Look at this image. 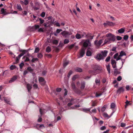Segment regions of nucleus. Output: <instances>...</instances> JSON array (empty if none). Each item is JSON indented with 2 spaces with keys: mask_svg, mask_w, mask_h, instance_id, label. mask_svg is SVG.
<instances>
[{
  "mask_svg": "<svg viewBox=\"0 0 133 133\" xmlns=\"http://www.w3.org/2000/svg\"><path fill=\"white\" fill-rule=\"evenodd\" d=\"M47 71L46 70H44L42 72V74L43 75H45L46 74Z\"/></svg>",
  "mask_w": 133,
  "mask_h": 133,
  "instance_id": "64",
  "label": "nucleus"
},
{
  "mask_svg": "<svg viewBox=\"0 0 133 133\" xmlns=\"http://www.w3.org/2000/svg\"><path fill=\"white\" fill-rule=\"evenodd\" d=\"M1 11L2 12L1 14H3L4 15H5L7 14V12L3 8H2L1 9Z\"/></svg>",
  "mask_w": 133,
  "mask_h": 133,
  "instance_id": "19",
  "label": "nucleus"
},
{
  "mask_svg": "<svg viewBox=\"0 0 133 133\" xmlns=\"http://www.w3.org/2000/svg\"><path fill=\"white\" fill-rule=\"evenodd\" d=\"M58 43V41L57 40H54L53 41V43L54 44L57 45Z\"/></svg>",
  "mask_w": 133,
  "mask_h": 133,
  "instance_id": "32",
  "label": "nucleus"
},
{
  "mask_svg": "<svg viewBox=\"0 0 133 133\" xmlns=\"http://www.w3.org/2000/svg\"><path fill=\"white\" fill-rule=\"evenodd\" d=\"M102 94L99 92H96V97H99L102 95Z\"/></svg>",
  "mask_w": 133,
  "mask_h": 133,
  "instance_id": "52",
  "label": "nucleus"
},
{
  "mask_svg": "<svg viewBox=\"0 0 133 133\" xmlns=\"http://www.w3.org/2000/svg\"><path fill=\"white\" fill-rule=\"evenodd\" d=\"M129 37V36L127 35H125L124 36L123 39L124 40H127Z\"/></svg>",
  "mask_w": 133,
  "mask_h": 133,
  "instance_id": "35",
  "label": "nucleus"
},
{
  "mask_svg": "<svg viewBox=\"0 0 133 133\" xmlns=\"http://www.w3.org/2000/svg\"><path fill=\"white\" fill-rule=\"evenodd\" d=\"M114 73L115 74L117 75L119 74L120 73V72L118 71L117 69H115L114 70Z\"/></svg>",
  "mask_w": 133,
  "mask_h": 133,
  "instance_id": "26",
  "label": "nucleus"
},
{
  "mask_svg": "<svg viewBox=\"0 0 133 133\" xmlns=\"http://www.w3.org/2000/svg\"><path fill=\"white\" fill-rule=\"evenodd\" d=\"M86 36L87 38L92 39H93L94 36H91V34H88L86 35Z\"/></svg>",
  "mask_w": 133,
  "mask_h": 133,
  "instance_id": "20",
  "label": "nucleus"
},
{
  "mask_svg": "<svg viewBox=\"0 0 133 133\" xmlns=\"http://www.w3.org/2000/svg\"><path fill=\"white\" fill-rule=\"evenodd\" d=\"M26 87L28 92H30L32 88V85L28 84H27Z\"/></svg>",
  "mask_w": 133,
  "mask_h": 133,
  "instance_id": "14",
  "label": "nucleus"
},
{
  "mask_svg": "<svg viewBox=\"0 0 133 133\" xmlns=\"http://www.w3.org/2000/svg\"><path fill=\"white\" fill-rule=\"evenodd\" d=\"M74 103V102H69L67 104V106L68 107L72 105Z\"/></svg>",
  "mask_w": 133,
  "mask_h": 133,
  "instance_id": "50",
  "label": "nucleus"
},
{
  "mask_svg": "<svg viewBox=\"0 0 133 133\" xmlns=\"http://www.w3.org/2000/svg\"><path fill=\"white\" fill-rule=\"evenodd\" d=\"M85 82L84 81H82L81 83V85L80 87V89L81 90H83L85 86Z\"/></svg>",
  "mask_w": 133,
  "mask_h": 133,
  "instance_id": "9",
  "label": "nucleus"
},
{
  "mask_svg": "<svg viewBox=\"0 0 133 133\" xmlns=\"http://www.w3.org/2000/svg\"><path fill=\"white\" fill-rule=\"evenodd\" d=\"M94 70H90L89 71V73H91L93 75H95V72L97 70H99V66L97 65H95L93 68Z\"/></svg>",
  "mask_w": 133,
  "mask_h": 133,
  "instance_id": "3",
  "label": "nucleus"
},
{
  "mask_svg": "<svg viewBox=\"0 0 133 133\" xmlns=\"http://www.w3.org/2000/svg\"><path fill=\"white\" fill-rule=\"evenodd\" d=\"M91 52L89 50H88L86 53V55L88 56H90L91 55Z\"/></svg>",
  "mask_w": 133,
  "mask_h": 133,
  "instance_id": "30",
  "label": "nucleus"
},
{
  "mask_svg": "<svg viewBox=\"0 0 133 133\" xmlns=\"http://www.w3.org/2000/svg\"><path fill=\"white\" fill-rule=\"evenodd\" d=\"M37 20V21H39V20L40 21V25H41V24L43 23L44 21L43 19H42L41 18H39L38 17V18Z\"/></svg>",
  "mask_w": 133,
  "mask_h": 133,
  "instance_id": "18",
  "label": "nucleus"
},
{
  "mask_svg": "<svg viewBox=\"0 0 133 133\" xmlns=\"http://www.w3.org/2000/svg\"><path fill=\"white\" fill-rule=\"evenodd\" d=\"M111 57L110 56H108L106 58L105 61L106 62H109L110 59Z\"/></svg>",
  "mask_w": 133,
  "mask_h": 133,
  "instance_id": "36",
  "label": "nucleus"
},
{
  "mask_svg": "<svg viewBox=\"0 0 133 133\" xmlns=\"http://www.w3.org/2000/svg\"><path fill=\"white\" fill-rule=\"evenodd\" d=\"M86 48H82L80 53V57H83L85 54V51L86 50Z\"/></svg>",
  "mask_w": 133,
  "mask_h": 133,
  "instance_id": "4",
  "label": "nucleus"
},
{
  "mask_svg": "<svg viewBox=\"0 0 133 133\" xmlns=\"http://www.w3.org/2000/svg\"><path fill=\"white\" fill-rule=\"evenodd\" d=\"M62 90L61 88H57L56 89V91L57 92H60Z\"/></svg>",
  "mask_w": 133,
  "mask_h": 133,
  "instance_id": "58",
  "label": "nucleus"
},
{
  "mask_svg": "<svg viewBox=\"0 0 133 133\" xmlns=\"http://www.w3.org/2000/svg\"><path fill=\"white\" fill-rule=\"evenodd\" d=\"M42 121V118L40 117L38 119V122H40Z\"/></svg>",
  "mask_w": 133,
  "mask_h": 133,
  "instance_id": "63",
  "label": "nucleus"
},
{
  "mask_svg": "<svg viewBox=\"0 0 133 133\" xmlns=\"http://www.w3.org/2000/svg\"><path fill=\"white\" fill-rule=\"evenodd\" d=\"M126 124L124 123H122L121 124V127H124L125 126Z\"/></svg>",
  "mask_w": 133,
  "mask_h": 133,
  "instance_id": "59",
  "label": "nucleus"
},
{
  "mask_svg": "<svg viewBox=\"0 0 133 133\" xmlns=\"http://www.w3.org/2000/svg\"><path fill=\"white\" fill-rule=\"evenodd\" d=\"M106 68L109 74L110 73V65L109 64L106 66Z\"/></svg>",
  "mask_w": 133,
  "mask_h": 133,
  "instance_id": "23",
  "label": "nucleus"
},
{
  "mask_svg": "<svg viewBox=\"0 0 133 133\" xmlns=\"http://www.w3.org/2000/svg\"><path fill=\"white\" fill-rule=\"evenodd\" d=\"M17 8L20 11H21L22 10V8L21 6L20 5L17 4Z\"/></svg>",
  "mask_w": 133,
  "mask_h": 133,
  "instance_id": "27",
  "label": "nucleus"
},
{
  "mask_svg": "<svg viewBox=\"0 0 133 133\" xmlns=\"http://www.w3.org/2000/svg\"><path fill=\"white\" fill-rule=\"evenodd\" d=\"M24 64L23 63H21L19 65V66L21 69H22L24 66Z\"/></svg>",
  "mask_w": 133,
  "mask_h": 133,
  "instance_id": "42",
  "label": "nucleus"
},
{
  "mask_svg": "<svg viewBox=\"0 0 133 133\" xmlns=\"http://www.w3.org/2000/svg\"><path fill=\"white\" fill-rule=\"evenodd\" d=\"M27 70L30 72H32L33 71V70L31 67H28L27 68Z\"/></svg>",
  "mask_w": 133,
  "mask_h": 133,
  "instance_id": "41",
  "label": "nucleus"
},
{
  "mask_svg": "<svg viewBox=\"0 0 133 133\" xmlns=\"http://www.w3.org/2000/svg\"><path fill=\"white\" fill-rule=\"evenodd\" d=\"M106 36L108 37L105 40L104 45L110 43L111 41L114 42L115 40V36L111 33L107 34Z\"/></svg>",
  "mask_w": 133,
  "mask_h": 133,
  "instance_id": "1",
  "label": "nucleus"
},
{
  "mask_svg": "<svg viewBox=\"0 0 133 133\" xmlns=\"http://www.w3.org/2000/svg\"><path fill=\"white\" fill-rule=\"evenodd\" d=\"M19 51L20 52H22V53L20 54L18 57H16V61L17 62H18L19 61V59L21 57L23 56L24 54L27 52L28 51V50H23L22 49L19 50Z\"/></svg>",
  "mask_w": 133,
  "mask_h": 133,
  "instance_id": "2",
  "label": "nucleus"
},
{
  "mask_svg": "<svg viewBox=\"0 0 133 133\" xmlns=\"http://www.w3.org/2000/svg\"><path fill=\"white\" fill-rule=\"evenodd\" d=\"M116 48L115 47H113L112 49V50H111V51H115V52H116Z\"/></svg>",
  "mask_w": 133,
  "mask_h": 133,
  "instance_id": "61",
  "label": "nucleus"
},
{
  "mask_svg": "<svg viewBox=\"0 0 133 133\" xmlns=\"http://www.w3.org/2000/svg\"><path fill=\"white\" fill-rule=\"evenodd\" d=\"M29 3V1L28 0H25L24 2V3L25 5H26Z\"/></svg>",
  "mask_w": 133,
  "mask_h": 133,
  "instance_id": "49",
  "label": "nucleus"
},
{
  "mask_svg": "<svg viewBox=\"0 0 133 133\" xmlns=\"http://www.w3.org/2000/svg\"><path fill=\"white\" fill-rule=\"evenodd\" d=\"M62 31V30L61 29H57L56 30V33L57 34L59 33L61 31Z\"/></svg>",
  "mask_w": 133,
  "mask_h": 133,
  "instance_id": "51",
  "label": "nucleus"
},
{
  "mask_svg": "<svg viewBox=\"0 0 133 133\" xmlns=\"http://www.w3.org/2000/svg\"><path fill=\"white\" fill-rule=\"evenodd\" d=\"M91 108H92V107H91L90 108H83L82 109V110L84 112H88V111L90 112V110L91 109Z\"/></svg>",
  "mask_w": 133,
  "mask_h": 133,
  "instance_id": "16",
  "label": "nucleus"
},
{
  "mask_svg": "<svg viewBox=\"0 0 133 133\" xmlns=\"http://www.w3.org/2000/svg\"><path fill=\"white\" fill-rule=\"evenodd\" d=\"M116 38L117 40L119 41L121 40L122 39V37L121 36H117Z\"/></svg>",
  "mask_w": 133,
  "mask_h": 133,
  "instance_id": "53",
  "label": "nucleus"
},
{
  "mask_svg": "<svg viewBox=\"0 0 133 133\" xmlns=\"http://www.w3.org/2000/svg\"><path fill=\"white\" fill-rule=\"evenodd\" d=\"M103 115L104 117H109V116L108 114L105 112H104L103 113Z\"/></svg>",
  "mask_w": 133,
  "mask_h": 133,
  "instance_id": "40",
  "label": "nucleus"
},
{
  "mask_svg": "<svg viewBox=\"0 0 133 133\" xmlns=\"http://www.w3.org/2000/svg\"><path fill=\"white\" fill-rule=\"evenodd\" d=\"M95 58L97 59L99 61L101 59H103L104 58L103 57V56L102 54H97Z\"/></svg>",
  "mask_w": 133,
  "mask_h": 133,
  "instance_id": "5",
  "label": "nucleus"
},
{
  "mask_svg": "<svg viewBox=\"0 0 133 133\" xmlns=\"http://www.w3.org/2000/svg\"><path fill=\"white\" fill-rule=\"evenodd\" d=\"M107 53L108 51L106 50H105L104 51H102L101 52V54L104 58L107 56Z\"/></svg>",
  "mask_w": 133,
  "mask_h": 133,
  "instance_id": "10",
  "label": "nucleus"
},
{
  "mask_svg": "<svg viewBox=\"0 0 133 133\" xmlns=\"http://www.w3.org/2000/svg\"><path fill=\"white\" fill-rule=\"evenodd\" d=\"M39 50V48H35L34 52L35 53H37Z\"/></svg>",
  "mask_w": 133,
  "mask_h": 133,
  "instance_id": "46",
  "label": "nucleus"
},
{
  "mask_svg": "<svg viewBox=\"0 0 133 133\" xmlns=\"http://www.w3.org/2000/svg\"><path fill=\"white\" fill-rule=\"evenodd\" d=\"M39 81L40 82H43V83L41 84L42 85H43L45 84V83L44 82L45 80L43 77H39Z\"/></svg>",
  "mask_w": 133,
  "mask_h": 133,
  "instance_id": "12",
  "label": "nucleus"
},
{
  "mask_svg": "<svg viewBox=\"0 0 133 133\" xmlns=\"http://www.w3.org/2000/svg\"><path fill=\"white\" fill-rule=\"evenodd\" d=\"M38 32H43V28H39L38 30Z\"/></svg>",
  "mask_w": 133,
  "mask_h": 133,
  "instance_id": "38",
  "label": "nucleus"
},
{
  "mask_svg": "<svg viewBox=\"0 0 133 133\" xmlns=\"http://www.w3.org/2000/svg\"><path fill=\"white\" fill-rule=\"evenodd\" d=\"M75 37L77 39H79L82 38L81 35L78 33L76 34Z\"/></svg>",
  "mask_w": 133,
  "mask_h": 133,
  "instance_id": "28",
  "label": "nucleus"
},
{
  "mask_svg": "<svg viewBox=\"0 0 133 133\" xmlns=\"http://www.w3.org/2000/svg\"><path fill=\"white\" fill-rule=\"evenodd\" d=\"M80 107V105H76L74 107H72V109H74L75 108H79Z\"/></svg>",
  "mask_w": 133,
  "mask_h": 133,
  "instance_id": "60",
  "label": "nucleus"
},
{
  "mask_svg": "<svg viewBox=\"0 0 133 133\" xmlns=\"http://www.w3.org/2000/svg\"><path fill=\"white\" fill-rule=\"evenodd\" d=\"M72 72L71 70H70L69 71V72L68 75H67V77L69 78L70 75L72 74Z\"/></svg>",
  "mask_w": 133,
  "mask_h": 133,
  "instance_id": "33",
  "label": "nucleus"
},
{
  "mask_svg": "<svg viewBox=\"0 0 133 133\" xmlns=\"http://www.w3.org/2000/svg\"><path fill=\"white\" fill-rule=\"evenodd\" d=\"M69 42V40L68 39H65L64 41V43L66 44L68 43Z\"/></svg>",
  "mask_w": 133,
  "mask_h": 133,
  "instance_id": "39",
  "label": "nucleus"
},
{
  "mask_svg": "<svg viewBox=\"0 0 133 133\" xmlns=\"http://www.w3.org/2000/svg\"><path fill=\"white\" fill-rule=\"evenodd\" d=\"M38 59L37 58H33L31 60V61L32 62H35V61H38Z\"/></svg>",
  "mask_w": 133,
  "mask_h": 133,
  "instance_id": "48",
  "label": "nucleus"
},
{
  "mask_svg": "<svg viewBox=\"0 0 133 133\" xmlns=\"http://www.w3.org/2000/svg\"><path fill=\"white\" fill-rule=\"evenodd\" d=\"M124 91V88L123 87H120L117 90V93L120 94Z\"/></svg>",
  "mask_w": 133,
  "mask_h": 133,
  "instance_id": "8",
  "label": "nucleus"
},
{
  "mask_svg": "<svg viewBox=\"0 0 133 133\" xmlns=\"http://www.w3.org/2000/svg\"><path fill=\"white\" fill-rule=\"evenodd\" d=\"M61 34L65 37H66L67 36L69 35V33L68 32L64 31L61 33Z\"/></svg>",
  "mask_w": 133,
  "mask_h": 133,
  "instance_id": "11",
  "label": "nucleus"
},
{
  "mask_svg": "<svg viewBox=\"0 0 133 133\" xmlns=\"http://www.w3.org/2000/svg\"><path fill=\"white\" fill-rule=\"evenodd\" d=\"M103 40L102 39L100 40L98 42H97V40H95V41L94 43L95 45L97 46H99L103 42Z\"/></svg>",
  "mask_w": 133,
  "mask_h": 133,
  "instance_id": "6",
  "label": "nucleus"
},
{
  "mask_svg": "<svg viewBox=\"0 0 133 133\" xmlns=\"http://www.w3.org/2000/svg\"><path fill=\"white\" fill-rule=\"evenodd\" d=\"M106 109V107L105 105H104L103 107H102L101 109V111L102 112H104L105 110Z\"/></svg>",
  "mask_w": 133,
  "mask_h": 133,
  "instance_id": "55",
  "label": "nucleus"
},
{
  "mask_svg": "<svg viewBox=\"0 0 133 133\" xmlns=\"http://www.w3.org/2000/svg\"><path fill=\"white\" fill-rule=\"evenodd\" d=\"M17 78V77L16 76H14L9 81V83H11L14 81Z\"/></svg>",
  "mask_w": 133,
  "mask_h": 133,
  "instance_id": "13",
  "label": "nucleus"
},
{
  "mask_svg": "<svg viewBox=\"0 0 133 133\" xmlns=\"http://www.w3.org/2000/svg\"><path fill=\"white\" fill-rule=\"evenodd\" d=\"M51 51V49L50 47L48 46L46 47V51L47 52L49 53Z\"/></svg>",
  "mask_w": 133,
  "mask_h": 133,
  "instance_id": "25",
  "label": "nucleus"
},
{
  "mask_svg": "<svg viewBox=\"0 0 133 133\" xmlns=\"http://www.w3.org/2000/svg\"><path fill=\"white\" fill-rule=\"evenodd\" d=\"M44 111V110H42L41 108H40L39 109V111L40 112V114L42 115L43 114V112Z\"/></svg>",
  "mask_w": 133,
  "mask_h": 133,
  "instance_id": "45",
  "label": "nucleus"
},
{
  "mask_svg": "<svg viewBox=\"0 0 133 133\" xmlns=\"http://www.w3.org/2000/svg\"><path fill=\"white\" fill-rule=\"evenodd\" d=\"M106 128V127L105 126H103L100 128V130H105Z\"/></svg>",
  "mask_w": 133,
  "mask_h": 133,
  "instance_id": "54",
  "label": "nucleus"
},
{
  "mask_svg": "<svg viewBox=\"0 0 133 133\" xmlns=\"http://www.w3.org/2000/svg\"><path fill=\"white\" fill-rule=\"evenodd\" d=\"M76 78H77V76L76 75H75L73 77L72 79V80L73 81H74L76 80Z\"/></svg>",
  "mask_w": 133,
  "mask_h": 133,
  "instance_id": "62",
  "label": "nucleus"
},
{
  "mask_svg": "<svg viewBox=\"0 0 133 133\" xmlns=\"http://www.w3.org/2000/svg\"><path fill=\"white\" fill-rule=\"evenodd\" d=\"M116 62L115 60L112 59L111 60V64L112 65L114 64H116Z\"/></svg>",
  "mask_w": 133,
  "mask_h": 133,
  "instance_id": "44",
  "label": "nucleus"
},
{
  "mask_svg": "<svg viewBox=\"0 0 133 133\" xmlns=\"http://www.w3.org/2000/svg\"><path fill=\"white\" fill-rule=\"evenodd\" d=\"M43 56V55L41 53H39L37 55V57L39 58H41Z\"/></svg>",
  "mask_w": 133,
  "mask_h": 133,
  "instance_id": "56",
  "label": "nucleus"
},
{
  "mask_svg": "<svg viewBox=\"0 0 133 133\" xmlns=\"http://www.w3.org/2000/svg\"><path fill=\"white\" fill-rule=\"evenodd\" d=\"M90 43L89 40V39L86 40L84 42L83 44V46L85 48L87 47L88 45V44Z\"/></svg>",
  "mask_w": 133,
  "mask_h": 133,
  "instance_id": "7",
  "label": "nucleus"
},
{
  "mask_svg": "<svg viewBox=\"0 0 133 133\" xmlns=\"http://www.w3.org/2000/svg\"><path fill=\"white\" fill-rule=\"evenodd\" d=\"M74 99L73 98H71V99L69 98L68 99V101L69 102H74L73 101H74Z\"/></svg>",
  "mask_w": 133,
  "mask_h": 133,
  "instance_id": "34",
  "label": "nucleus"
},
{
  "mask_svg": "<svg viewBox=\"0 0 133 133\" xmlns=\"http://www.w3.org/2000/svg\"><path fill=\"white\" fill-rule=\"evenodd\" d=\"M71 85L74 91H75L76 90V88L74 82H72Z\"/></svg>",
  "mask_w": 133,
  "mask_h": 133,
  "instance_id": "17",
  "label": "nucleus"
},
{
  "mask_svg": "<svg viewBox=\"0 0 133 133\" xmlns=\"http://www.w3.org/2000/svg\"><path fill=\"white\" fill-rule=\"evenodd\" d=\"M126 54L123 51H122L120 53L119 56L122 57L123 55H126Z\"/></svg>",
  "mask_w": 133,
  "mask_h": 133,
  "instance_id": "29",
  "label": "nucleus"
},
{
  "mask_svg": "<svg viewBox=\"0 0 133 133\" xmlns=\"http://www.w3.org/2000/svg\"><path fill=\"white\" fill-rule=\"evenodd\" d=\"M27 14V12L26 11H22V15L23 16H24L25 15H26Z\"/></svg>",
  "mask_w": 133,
  "mask_h": 133,
  "instance_id": "31",
  "label": "nucleus"
},
{
  "mask_svg": "<svg viewBox=\"0 0 133 133\" xmlns=\"http://www.w3.org/2000/svg\"><path fill=\"white\" fill-rule=\"evenodd\" d=\"M108 25L109 26H113L115 25V23L112 22L107 21Z\"/></svg>",
  "mask_w": 133,
  "mask_h": 133,
  "instance_id": "21",
  "label": "nucleus"
},
{
  "mask_svg": "<svg viewBox=\"0 0 133 133\" xmlns=\"http://www.w3.org/2000/svg\"><path fill=\"white\" fill-rule=\"evenodd\" d=\"M45 12H42L41 14V16L42 17H44L45 15Z\"/></svg>",
  "mask_w": 133,
  "mask_h": 133,
  "instance_id": "47",
  "label": "nucleus"
},
{
  "mask_svg": "<svg viewBox=\"0 0 133 133\" xmlns=\"http://www.w3.org/2000/svg\"><path fill=\"white\" fill-rule=\"evenodd\" d=\"M115 104L114 103H112L111 105V107L112 108H114L115 107Z\"/></svg>",
  "mask_w": 133,
  "mask_h": 133,
  "instance_id": "43",
  "label": "nucleus"
},
{
  "mask_svg": "<svg viewBox=\"0 0 133 133\" xmlns=\"http://www.w3.org/2000/svg\"><path fill=\"white\" fill-rule=\"evenodd\" d=\"M16 68L15 65H12L10 67V69L11 70H13Z\"/></svg>",
  "mask_w": 133,
  "mask_h": 133,
  "instance_id": "37",
  "label": "nucleus"
},
{
  "mask_svg": "<svg viewBox=\"0 0 133 133\" xmlns=\"http://www.w3.org/2000/svg\"><path fill=\"white\" fill-rule=\"evenodd\" d=\"M75 71L77 72H81L82 71V69L80 68L77 67L75 69Z\"/></svg>",
  "mask_w": 133,
  "mask_h": 133,
  "instance_id": "22",
  "label": "nucleus"
},
{
  "mask_svg": "<svg viewBox=\"0 0 133 133\" xmlns=\"http://www.w3.org/2000/svg\"><path fill=\"white\" fill-rule=\"evenodd\" d=\"M122 79V77L121 76H119L117 77V80L118 81H120Z\"/></svg>",
  "mask_w": 133,
  "mask_h": 133,
  "instance_id": "57",
  "label": "nucleus"
},
{
  "mask_svg": "<svg viewBox=\"0 0 133 133\" xmlns=\"http://www.w3.org/2000/svg\"><path fill=\"white\" fill-rule=\"evenodd\" d=\"M63 66L64 67H65L68 64L69 62L66 60L64 61V59L63 60Z\"/></svg>",
  "mask_w": 133,
  "mask_h": 133,
  "instance_id": "15",
  "label": "nucleus"
},
{
  "mask_svg": "<svg viewBox=\"0 0 133 133\" xmlns=\"http://www.w3.org/2000/svg\"><path fill=\"white\" fill-rule=\"evenodd\" d=\"M125 31V30L123 28H121L118 30V32L121 34L123 33Z\"/></svg>",
  "mask_w": 133,
  "mask_h": 133,
  "instance_id": "24",
  "label": "nucleus"
}]
</instances>
